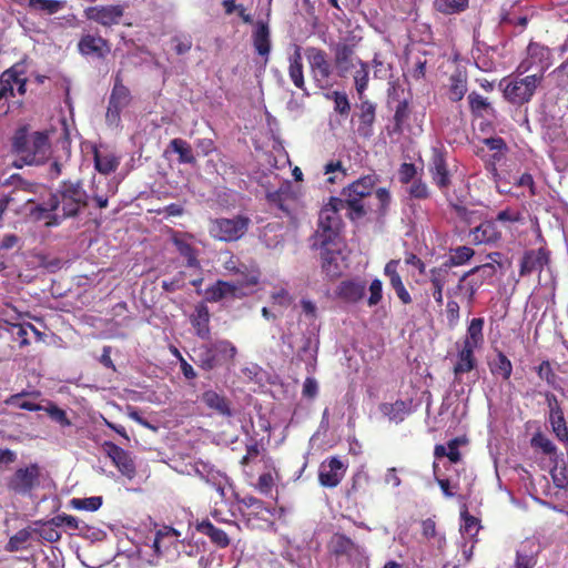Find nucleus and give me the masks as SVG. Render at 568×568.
<instances>
[{
  "label": "nucleus",
  "mask_w": 568,
  "mask_h": 568,
  "mask_svg": "<svg viewBox=\"0 0 568 568\" xmlns=\"http://www.w3.org/2000/svg\"><path fill=\"white\" fill-rule=\"evenodd\" d=\"M343 199L332 196L320 211L317 229L313 235L315 245L334 244L341 240L343 220L339 212L343 210Z\"/></svg>",
  "instance_id": "obj_4"
},
{
  "label": "nucleus",
  "mask_w": 568,
  "mask_h": 568,
  "mask_svg": "<svg viewBox=\"0 0 568 568\" xmlns=\"http://www.w3.org/2000/svg\"><path fill=\"white\" fill-rule=\"evenodd\" d=\"M428 171L433 182L440 191H446L450 186V173L446 161V152L444 150L433 148Z\"/></svg>",
  "instance_id": "obj_15"
},
{
  "label": "nucleus",
  "mask_w": 568,
  "mask_h": 568,
  "mask_svg": "<svg viewBox=\"0 0 568 568\" xmlns=\"http://www.w3.org/2000/svg\"><path fill=\"white\" fill-rule=\"evenodd\" d=\"M356 64H357L356 67H358V69H356L354 77H353L354 85H355L358 99H362L365 95V91L368 88L369 67H368L367 62H365L361 59H357Z\"/></svg>",
  "instance_id": "obj_39"
},
{
  "label": "nucleus",
  "mask_w": 568,
  "mask_h": 568,
  "mask_svg": "<svg viewBox=\"0 0 568 568\" xmlns=\"http://www.w3.org/2000/svg\"><path fill=\"white\" fill-rule=\"evenodd\" d=\"M343 202V210H348V217L351 220H358L366 215V210L363 200L345 195Z\"/></svg>",
  "instance_id": "obj_52"
},
{
  "label": "nucleus",
  "mask_w": 568,
  "mask_h": 568,
  "mask_svg": "<svg viewBox=\"0 0 568 568\" xmlns=\"http://www.w3.org/2000/svg\"><path fill=\"white\" fill-rule=\"evenodd\" d=\"M334 100V110L341 115H348L351 111V103L345 92L334 91L332 93Z\"/></svg>",
  "instance_id": "obj_63"
},
{
  "label": "nucleus",
  "mask_w": 568,
  "mask_h": 568,
  "mask_svg": "<svg viewBox=\"0 0 568 568\" xmlns=\"http://www.w3.org/2000/svg\"><path fill=\"white\" fill-rule=\"evenodd\" d=\"M469 235L471 236V243L475 245L496 244L503 236L500 229L493 219L485 220L471 229Z\"/></svg>",
  "instance_id": "obj_19"
},
{
  "label": "nucleus",
  "mask_w": 568,
  "mask_h": 568,
  "mask_svg": "<svg viewBox=\"0 0 568 568\" xmlns=\"http://www.w3.org/2000/svg\"><path fill=\"white\" fill-rule=\"evenodd\" d=\"M551 65L550 50L539 43L531 42L527 48L526 58L518 64L516 72L525 74L530 71L531 75H540V83L545 78V72Z\"/></svg>",
  "instance_id": "obj_9"
},
{
  "label": "nucleus",
  "mask_w": 568,
  "mask_h": 568,
  "mask_svg": "<svg viewBox=\"0 0 568 568\" xmlns=\"http://www.w3.org/2000/svg\"><path fill=\"white\" fill-rule=\"evenodd\" d=\"M326 548L328 554L336 559L349 560L359 554V546L343 532H334L328 539Z\"/></svg>",
  "instance_id": "obj_18"
},
{
  "label": "nucleus",
  "mask_w": 568,
  "mask_h": 568,
  "mask_svg": "<svg viewBox=\"0 0 568 568\" xmlns=\"http://www.w3.org/2000/svg\"><path fill=\"white\" fill-rule=\"evenodd\" d=\"M237 287L229 282L219 280L205 291V300L211 303L219 302L225 297L235 296Z\"/></svg>",
  "instance_id": "obj_32"
},
{
  "label": "nucleus",
  "mask_w": 568,
  "mask_h": 568,
  "mask_svg": "<svg viewBox=\"0 0 568 568\" xmlns=\"http://www.w3.org/2000/svg\"><path fill=\"white\" fill-rule=\"evenodd\" d=\"M460 518L463 520L460 525L462 535L467 536L473 541H477L476 536L481 528L480 520L470 515L466 508L460 513Z\"/></svg>",
  "instance_id": "obj_43"
},
{
  "label": "nucleus",
  "mask_w": 568,
  "mask_h": 568,
  "mask_svg": "<svg viewBox=\"0 0 568 568\" xmlns=\"http://www.w3.org/2000/svg\"><path fill=\"white\" fill-rule=\"evenodd\" d=\"M169 148L179 154V162L183 164H196V159L193 154L191 145L183 139L175 138L171 140Z\"/></svg>",
  "instance_id": "obj_40"
},
{
  "label": "nucleus",
  "mask_w": 568,
  "mask_h": 568,
  "mask_svg": "<svg viewBox=\"0 0 568 568\" xmlns=\"http://www.w3.org/2000/svg\"><path fill=\"white\" fill-rule=\"evenodd\" d=\"M132 102L130 89L123 84L122 72L118 71L114 75V83L109 97L105 112V122L109 126H119L121 113Z\"/></svg>",
  "instance_id": "obj_7"
},
{
  "label": "nucleus",
  "mask_w": 568,
  "mask_h": 568,
  "mask_svg": "<svg viewBox=\"0 0 568 568\" xmlns=\"http://www.w3.org/2000/svg\"><path fill=\"white\" fill-rule=\"evenodd\" d=\"M32 532V529L29 528L20 529L13 536L10 537L9 541L4 547L6 550L9 552H14L24 549L26 544L31 538Z\"/></svg>",
  "instance_id": "obj_50"
},
{
  "label": "nucleus",
  "mask_w": 568,
  "mask_h": 568,
  "mask_svg": "<svg viewBox=\"0 0 568 568\" xmlns=\"http://www.w3.org/2000/svg\"><path fill=\"white\" fill-rule=\"evenodd\" d=\"M348 465L338 456H331L322 462L318 469V483L325 488L337 487L347 471Z\"/></svg>",
  "instance_id": "obj_13"
},
{
  "label": "nucleus",
  "mask_w": 568,
  "mask_h": 568,
  "mask_svg": "<svg viewBox=\"0 0 568 568\" xmlns=\"http://www.w3.org/2000/svg\"><path fill=\"white\" fill-rule=\"evenodd\" d=\"M253 45L257 54L265 58V63L268 60L271 52V32L267 23L257 21L255 30L252 34Z\"/></svg>",
  "instance_id": "obj_26"
},
{
  "label": "nucleus",
  "mask_w": 568,
  "mask_h": 568,
  "mask_svg": "<svg viewBox=\"0 0 568 568\" xmlns=\"http://www.w3.org/2000/svg\"><path fill=\"white\" fill-rule=\"evenodd\" d=\"M549 423L557 438L561 442H568V427L564 417V412L555 410L552 414H549Z\"/></svg>",
  "instance_id": "obj_48"
},
{
  "label": "nucleus",
  "mask_w": 568,
  "mask_h": 568,
  "mask_svg": "<svg viewBox=\"0 0 568 568\" xmlns=\"http://www.w3.org/2000/svg\"><path fill=\"white\" fill-rule=\"evenodd\" d=\"M342 240H338L334 244L327 245H315V241L312 244L313 248L321 250V266L323 272L329 278H337L342 275Z\"/></svg>",
  "instance_id": "obj_12"
},
{
  "label": "nucleus",
  "mask_w": 568,
  "mask_h": 568,
  "mask_svg": "<svg viewBox=\"0 0 568 568\" xmlns=\"http://www.w3.org/2000/svg\"><path fill=\"white\" fill-rule=\"evenodd\" d=\"M537 565V551L529 547V542H524L516 550L515 561L511 568H535Z\"/></svg>",
  "instance_id": "obj_36"
},
{
  "label": "nucleus",
  "mask_w": 568,
  "mask_h": 568,
  "mask_svg": "<svg viewBox=\"0 0 568 568\" xmlns=\"http://www.w3.org/2000/svg\"><path fill=\"white\" fill-rule=\"evenodd\" d=\"M173 243L179 253L186 258V265L189 267H200L196 250L190 243L179 237H174Z\"/></svg>",
  "instance_id": "obj_47"
},
{
  "label": "nucleus",
  "mask_w": 568,
  "mask_h": 568,
  "mask_svg": "<svg viewBox=\"0 0 568 568\" xmlns=\"http://www.w3.org/2000/svg\"><path fill=\"white\" fill-rule=\"evenodd\" d=\"M51 144L45 131H31L24 124L11 138V152L20 156L27 165H41L49 159Z\"/></svg>",
  "instance_id": "obj_2"
},
{
  "label": "nucleus",
  "mask_w": 568,
  "mask_h": 568,
  "mask_svg": "<svg viewBox=\"0 0 568 568\" xmlns=\"http://www.w3.org/2000/svg\"><path fill=\"white\" fill-rule=\"evenodd\" d=\"M123 8L119 4L95 6L84 10V17L103 27L118 24L123 17Z\"/></svg>",
  "instance_id": "obj_17"
},
{
  "label": "nucleus",
  "mask_w": 568,
  "mask_h": 568,
  "mask_svg": "<svg viewBox=\"0 0 568 568\" xmlns=\"http://www.w3.org/2000/svg\"><path fill=\"white\" fill-rule=\"evenodd\" d=\"M550 262L551 251L547 246L525 250L518 260L519 278H526L532 274L540 276Z\"/></svg>",
  "instance_id": "obj_10"
},
{
  "label": "nucleus",
  "mask_w": 568,
  "mask_h": 568,
  "mask_svg": "<svg viewBox=\"0 0 568 568\" xmlns=\"http://www.w3.org/2000/svg\"><path fill=\"white\" fill-rule=\"evenodd\" d=\"M312 79L320 89H327L333 85V65L325 50L316 47L305 49Z\"/></svg>",
  "instance_id": "obj_8"
},
{
  "label": "nucleus",
  "mask_w": 568,
  "mask_h": 568,
  "mask_svg": "<svg viewBox=\"0 0 568 568\" xmlns=\"http://www.w3.org/2000/svg\"><path fill=\"white\" fill-rule=\"evenodd\" d=\"M32 531L47 542L53 544L61 539V532L47 520H36Z\"/></svg>",
  "instance_id": "obj_45"
},
{
  "label": "nucleus",
  "mask_w": 568,
  "mask_h": 568,
  "mask_svg": "<svg viewBox=\"0 0 568 568\" xmlns=\"http://www.w3.org/2000/svg\"><path fill=\"white\" fill-rule=\"evenodd\" d=\"M359 100L361 103L358 104V119L361 123V129L371 131L376 119V104L371 100L366 99L365 95ZM367 133L368 132H366L365 134Z\"/></svg>",
  "instance_id": "obj_33"
},
{
  "label": "nucleus",
  "mask_w": 568,
  "mask_h": 568,
  "mask_svg": "<svg viewBox=\"0 0 568 568\" xmlns=\"http://www.w3.org/2000/svg\"><path fill=\"white\" fill-rule=\"evenodd\" d=\"M400 265L399 260H390L384 267V274L389 281L390 287L395 291L397 297L404 305H408L413 302L412 296L404 285L402 276L398 272Z\"/></svg>",
  "instance_id": "obj_21"
},
{
  "label": "nucleus",
  "mask_w": 568,
  "mask_h": 568,
  "mask_svg": "<svg viewBox=\"0 0 568 568\" xmlns=\"http://www.w3.org/2000/svg\"><path fill=\"white\" fill-rule=\"evenodd\" d=\"M102 497L93 496L87 498H73L70 504L74 509L95 511L102 506Z\"/></svg>",
  "instance_id": "obj_54"
},
{
  "label": "nucleus",
  "mask_w": 568,
  "mask_h": 568,
  "mask_svg": "<svg viewBox=\"0 0 568 568\" xmlns=\"http://www.w3.org/2000/svg\"><path fill=\"white\" fill-rule=\"evenodd\" d=\"M448 326L454 328L457 326L460 318V306L457 301L448 300L445 308Z\"/></svg>",
  "instance_id": "obj_64"
},
{
  "label": "nucleus",
  "mask_w": 568,
  "mask_h": 568,
  "mask_svg": "<svg viewBox=\"0 0 568 568\" xmlns=\"http://www.w3.org/2000/svg\"><path fill=\"white\" fill-rule=\"evenodd\" d=\"M373 186L374 183L371 176L361 178L349 184L344 194L351 197H358V200H363L364 197L372 194Z\"/></svg>",
  "instance_id": "obj_42"
},
{
  "label": "nucleus",
  "mask_w": 568,
  "mask_h": 568,
  "mask_svg": "<svg viewBox=\"0 0 568 568\" xmlns=\"http://www.w3.org/2000/svg\"><path fill=\"white\" fill-rule=\"evenodd\" d=\"M180 537V532L171 527H164L159 529L153 540V547L155 552L161 554L163 549V541L165 538H174L175 540Z\"/></svg>",
  "instance_id": "obj_59"
},
{
  "label": "nucleus",
  "mask_w": 568,
  "mask_h": 568,
  "mask_svg": "<svg viewBox=\"0 0 568 568\" xmlns=\"http://www.w3.org/2000/svg\"><path fill=\"white\" fill-rule=\"evenodd\" d=\"M239 504L245 507L246 509H251L252 511L248 513V515H255L258 516L263 511L270 513L268 508L265 506L264 501L254 497V496H244L243 498L239 499Z\"/></svg>",
  "instance_id": "obj_56"
},
{
  "label": "nucleus",
  "mask_w": 568,
  "mask_h": 568,
  "mask_svg": "<svg viewBox=\"0 0 568 568\" xmlns=\"http://www.w3.org/2000/svg\"><path fill=\"white\" fill-rule=\"evenodd\" d=\"M334 67L338 77L345 78L355 68L357 58L354 47L347 43H337L334 48Z\"/></svg>",
  "instance_id": "obj_20"
},
{
  "label": "nucleus",
  "mask_w": 568,
  "mask_h": 568,
  "mask_svg": "<svg viewBox=\"0 0 568 568\" xmlns=\"http://www.w3.org/2000/svg\"><path fill=\"white\" fill-rule=\"evenodd\" d=\"M488 367L493 376L507 382L513 374V364L506 354L496 349V356L488 361Z\"/></svg>",
  "instance_id": "obj_28"
},
{
  "label": "nucleus",
  "mask_w": 568,
  "mask_h": 568,
  "mask_svg": "<svg viewBox=\"0 0 568 568\" xmlns=\"http://www.w3.org/2000/svg\"><path fill=\"white\" fill-rule=\"evenodd\" d=\"M535 369L540 379L546 381L550 386L556 385L557 375L554 372L549 361H542Z\"/></svg>",
  "instance_id": "obj_62"
},
{
  "label": "nucleus",
  "mask_w": 568,
  "mask_h": 568,
  "mask_svg": "<svg viewBox=\"0 0 568 568\" xmlns=\"http://www.w3.org/2000/svg\"><path fill=\"white\" fill-rule=\"evenodd\" d=\"M93 159L95 170L104 175L113 173L120 164V160L114 153L100 152L98 149H94Z\"/></svg>",
  "instance_id": "obj_31"
},
{
  "label": "nucleus",
  "mask_w": 568,
  "mask_h": 568,
  "mask_svg": "<svg viewBox=\"0 0 568 568\" xmlns=\"http://www.w3.org/2000/svg\"><path fill=\"white\" fill-rule=\"evenodd\" d=\"M477 348L463 345L462 349L457 353V363L454 366V374L456 376L469 373L477 366L475 351Z\"/></svg>",
  "instance_id": "obj_30"
},
{
  "label": "nucleus",
  "mask_w": 568,
  "mask_h": 568,
  "mask_svg": "<svg viewBox=\"0 0 568 568\" xmlns=\"http://www.w3.org/2000/svg\"><path fill=\"white\" fill-rule=\"evenodd\" d=\"M470 112L476 118H481L485 114H495V109L491 106V104L488 102L486 98L477 93L476 91H473L467 97Z\"/></svg>",
  "instance_id": "obj_35"
},
{
  "label": "nucleus",
  "mask_w": 568,
  "mask_h": 568,
  "mask_svg": "<svg viewBox=\"0 0 568 568\" xmlns=\"http://www.w3.org/2000/svg\"><path fill=\"white\" fill-rule=\"evenodd\" d=\"M422 535L430 540L434 539L435 544L438 548H442L446 544V538L444 535L437 532L436 523L433 518H427L420 523Z\"/></svg>",
  "instance_id": "obj_51"
},
{
  "label": "nucleus",
  "mask_w": 568,
  "mask_h": 568,
  "mask_svg": "<svg viewBox=\"0 0 568 568\" xmlns=\"http://www.w3.org/2000/svg\"><path fill=\"white\" fill-rule=\"evenodd\" d=\"M531 446L536 449H540L545 455L556 454V446L554 443L545 436L542 433H536L531 438Z\"/></svg>",
  "instance_id": "obj_57"
},
{
  "label": "nucleus",
  "mask_w": 568,
  "mask_h": 568,
  "mask_svg": "<svg viewBox=\"0 0 568 568\" xmlns=\"http://www.w3.org/2000/svg\"><path fill=\"white\" fill-rule=\"evenodd\" d=\"M201 400L207 408L214 410L221 416H233L230 400L224 395H221L215 390L209 389L203 392L201 395Z\"/></svg>",
  "instance_id": "obj_24"
},
{
  "label": "nucleus",
  "mask_w": 568,
  "mask_h": 568,
  "mask_svg": "<svg viewBox=\"0 0 568 568\" xmlns=\"http://www.w3.org/2000/svg\"><path fill=\"white\" fill-rule=\"evenodd\" d=\"M410 185L407 187L406 192L409 195L410 199L415 200H427L430 197L432 192L427 185V183L418 178L415 179Z\"/></svg>",
  "instance_id": "obj_53"
},
{
  "label": "nucleus",
  "mask_w": 568,
  "mask_h": 568,
  "mask_svg": "<svg viewBox=\"0 0 568 568\" xmlns=\"http://www.w3.org/2000/svg\"><path fill=\"white\" fill-rule=\"evenodd\" d=\"M365 291V282L346 280L339 283L336 293L339 298L347 303H357L364 297Z\"/></svg>",
  "instance_id": "obj_25"
},
{
  "label": "nucleus",
  "mask_w": 568,
  "mask_h": 568,
  "mask_svg": "<svg viewBox=\"0 0 568 568\" xmlns=\"http://www.w3.org/2000/svg\"><path fill=\"white\" fill-rule=\"evenodd\" d=\"M78 52L83 57H93L104 60L111 52L110 42L99 34H82L78 44Z\"/></svg>",
  "instance_id": "obj_16"
},
{
  "label": "nucleus",
  "mask_w": 568,
  "mask_h": 568,
  "mask_svg": "<svg viewBox=\"0 0 568 568\" xmlns=\"http://www.w3.org/2000/svg\"><path fill=\"white\" fill-rule=\"evenodd\" d=\"M469 0H434V9L443 14H455L468 8Z\"/></svg>",
  "instance_id": "obj_46"
},
{
  "label": "nucleus",
  "mask_w": 568,
  "mask_h": 568,
  "mask_svg": "<svg viewBox=\"0 0 568 568\" xmlns=\"http://www.w3.org/2000/svg\"><path fill=\"white\" fill-rule=\"evenodd\" d=\"M484 284V277L479 278L476 275L468 277L465 282V295L469 305H473L478 290Z\"/></svg>",
  "instance_id": "obj_61"
},
{
  "label": "nucleus",
  "mask_w": 568,
  "mask_h": 568,
  "mask_svg": "<svg viewBox=\"0 0 568 568\" xmlns=\"http://www.w3.org/2000/svg\"><path fill=\"white\" fill-rule=\"evenodd\" d=\"M379 410L390 422L400 423L407 414V404L402 399H397L395 403H382Z\"/></svg>",
  "instance_id": "obj_38"
},
{
  "label": "nucleus",
  "mask_w": 568,
  "mask_h": 568,
  "mask_svg": "<svg viewBox=\"0 0 568 568\" xmlns=\"http://www.w3.org/2000/svg\"><path fill=\"white\" fill-rule=\"evenodd\" d=\"M291 186L290 184H283L275 191H270L266 193L267 202L280 209L285 213H290V209L287 206V202L291 200Z\"/></svg>",
  "instance_id": "obj_37"
},
{
  "label": "nucleus",
  "mask_w": 568,
  "mask_h": 568,
  "mask_svg": "<svg viewBox=\"0 0 568 568\" xmlns=\"http://www.w3.org/2000/svg\"><path fill=\"white\" fill-rule=\"evenodd\" d=\"M210 320L211 314L207 305L203 302L195 305L194 313L190 316V322L195 331V335L203 341H207L211 337Z\"/></svg>",
  "instance_id": "obj_22"
},
{
  "label": "nucleus",
  "mask_w": 568,
  "mask_h": 568,
  "mask_svg": "<svg viewBox=\"0 0 568 568\" xmlns=\"http://www.w3.org/2000/svg\"><path fill=\"white\" fill-rule=\"evenodd\" d=\"M484 325L485 320L483 317L471 318L467 326L463 345L470 346L477 349L481 348L485 342Z\"/></svg>",
  "instance_id": "obj_27"
},
{
  "label": "nucleus",
  "mask_w": 568,
  "mask_h": 568,
  "mask_svg": "<svg viewBox=\"0 0 568 568\" xmlns=\"http://www.w3.org/2000/svg\"><path fill=\"white\" fill-rule=\"evenodd\" d=\"M41 467L37 463L17 468L6 478L4 486L8 491L19 495H31L32 490L40 486Z\"/></svg>",
  "instance_id": "obj_6"
},
{
  "label": "nucleus",
  "mask_w": 568,
  "mask_h": 568,
  "mask_svg": "<svg viewBox=\"0 0 568 568\" xmlns=\"http://www.w3.org/2000/svg\"><path fill=\"white\" fill-rule=\"evenodd\" d=\"M29 7L34 10L53 14L62 8V3L58 0H29Z\"/></svg>",
  "instance_id": "obj_58"
},
{
  "label": "nucleus",
  "mask_w": 568,
  "mask_h": 568,
  "mask_svg": "<svg viewBox=\"0 0 568 568\" xmlns=\"http://www.w3.org/2000/svg\"><path fill=\"white\" fill-rule=\"evenodd\" d=\"M490 270V274H491V270H493V264L491 263H486V264H483V265H477L473 268H470L469 271L465 272L460 277H459V281L456 285V287L454 290H449L447 292V295L448 296H452V295H457L458 292H464L465 293V282L468 277L473 276V275H476V273H479V271H487V270Z\"/></svg>",
  "instance_id": "obj_55"
},
{
  "label": "nucleus",
  "mask_w": 568,
  "mask_h": 568,
  "mask_svg": "<svg viewBox=\"0 0 568 568\" xmlns=\"http://www.w3.org/2000/svg\"><path fill=\"white\" fill-rule=\"evenodd\" d=\"M288 77L293 84L302 90L305 95H308L305 78H304V65H303V55L302 48L300 45H294L293 53L288 57Z\"/></svg>",
  "instance_id": "obj_23"
},
{
  "label": "nucleus",
  "mask_w": 568,
  "mask_h": 568,
  "mask_svg": "<svg viewBox=\"0 0 568 568\" xmlns=\"http://www.w3.org/2000/svg\"><path fill=\"white\" fill-rule=\"evenodd\" d=\"M474 255H475L474 248L466 246V245H460V246L450 248L449 256L445 261V263L447 265H449L450 267L465 265L473 258Z\"/></svg>",
  "instance_id": "obj_44"
},
{
  "label": "nucleus",
  "mask_w": 568,
  "mask_h": 568,
  "mask_svg": "<svg viewBox=\"0 0 568 568\" xmlns=\"http://www.w3.org/2000/svg\"><path fill=\"white\" fill-rule=\"evenodd\" d=\"M23 71L20 70V64H14L10 69L6 70L0 77V84L13 88V84H18L19 81L23 80Z\"/></svg>",
  "instance_id": "obj_60"
},
{
  "label": "nucleus",
  "mask_w": 568,
  "mask_h": 568,
  "mask_svg": "<svg viewBox=\"0 0 568 568\" xmlns=\"http://www.w3.org/2000/svg\"><path fill=\"white\" fill-rule=\"evenodd\" d=\"M102 448L124 477L128 479L135 477L136 466L134 458L129 450L123 449L113 442H104Z\"/></svg>",
  "instance_id": "obj_14"
},
{
  "label": "nucleus",
  "mask_w": 568,
  "mask_h": 568,
  "mask_svg": "<svg viewBox=\"0 0 568 568\" xmlns=\"http://www.w3.org/2000/svg\"><path fill=\"white\" fill-rule=\"evenodd\" d=\"M196 530L207 536L219 548H226L231 542L227 534L223 529L215 527L210 520L197 523Z\"/></svg>",
  "instance_id": "obj_29"
},
{
  "label": "nucleus",
  "mask_w": 568,
  "mask_h": 568,
  "mask_svg": "<svg viewBox=\"0 0 568 568\" xmlns=\"http://www.w3.org/2000/svg\"><path fill=\"white\" fill-rule=\"evenodd\" d=\"M26 396L39 397L40 392L22 390L21 393L13 394V395L9 396L7 399H4V404L7 406H16V407H19V408L28 410V412H39V410L43 409V407L39 404L32 403L29 400H22V397H26Z\"/></svg>",
  "instance_id": "obj_34"
},
{
  "label": "nucleus",
  "mask_w": 568,
  "mask_h": 568,
  "mask_svg": "<svg viewBox=\"0 0 568 568\" xmlns=\"http://www.w3.org/2000/svg\"><path fill=\"white\" fill-rule=\"evenodd\" d=\"M452 275V267L445 262L439 266L429 270V282L432 286L445 287Z\"/></svg>",
  "instance_id": "obj_49"
},
{
  "label": "nucleus",
  "mask_w": 568,
  "mask_h": 568,
  "mask_svg": "<svg viewBox=\"0 0 568 568\" xmlns=\"http://www.w3.org/2000/svg\"><path fill=\"white\" fill-rule=\"evenodd\" d=\"M250 224V217L242 214H237L231 219H213L209 224V233L212 237L221 242H235L246 234Z\"/></svg>",
  "instance_id": "obj_5"
},
{
  "label": "nucleus",
  "mask_w": 568,
  "mask_h": 568,
  "mask_svg": "<svg viewBox=\"0 0 568 568\" xmlns=\"http://www.w3.org/2000/svg\"><path fill=\"white\" fill-rule=\"evenodd\" d=\"M192 361L204 372H211L226 364H232L237 354L236 346L227 339L205 341L193 348Z\"/></svg>",
  "instance_id": "obj_3"
},
{
  "label": "nucleus",
  "mask_w": 568,
  "mask_h": 568,
  "mask_svg": "<svg viewBox=\"0 0 568 568\" xmlns=\"http://www.w3.org/2000/svg\"><path fill=\"white\" fill-rule=\"evenodd\" d=\"M540 85V75H527L510 81L504 89V98L511 104L528 103Z\"/></svg>",
  "instance_id": "obj_11"
},
{
  "label": "nucleus",
  "mask_w": 568,
  "mask_h": 568,
  "mask_svg": "<svg viewBox=\"0 0 568 568\" xmlns=\"http://www.w3.org/2000/svg\"><path fill=\"white\" fill-rule=\"evenodd\" d=\"M89 204V195L81 180L62 181L55 192L43 204L36 206L31 215L36 219L47 217L52 213L47 225H59L63 220L77 217Z\"/></svg>",
  "instance_id": "obj_1"
},
{
  "label": "nucleus",
  "mask_w": 568,
  "mask_h": 568,
  "mask_svg": "<svg viewBox=\"0 0 568 568\" xmlns=\"http://www.w3.org/2000/svg\"><path fill=\"white\" fill-rule=\"evenodd\" d=\"M467 92V77L462 72L453 73L449 77V100L460 101Z\"/></svg>",
  "instance_id": "obj_41"
}]
</instances>
